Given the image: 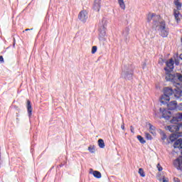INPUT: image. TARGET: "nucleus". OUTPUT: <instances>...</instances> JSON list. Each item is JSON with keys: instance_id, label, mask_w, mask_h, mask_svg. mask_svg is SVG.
Listing matches in <instances>:
<instances>
[{"instance_id": "5701e85b", "label": "nucleus", "mask_w": 182, "mask_h": 182, "mask_svg": "<svg viewBox=\"0 0 182 182\" xmlns=\"http://www.w3.org/2000/svg\"><path fill=\"white\" fill-rule=\"evenodd\" d=\"M137 139L140 141V143H142V144H144V143H146V140H144V138H143L141 136L138 135Z\"/></svg>"}, {"instance_id": "4be33fe9", "label": "nucleus", "mask_w": 182, "mask_h": 182, "mask_svg": "<svg viewBox=\"0 0 182 182\" xmlns=\"http://www.w3.org/2000/svg\"><path fill=\"white\" fill-rule=\"evenodd\" d=\"M139 174H140L141 177H146V173H144V171L141 168L139 169Z\"/></svg>"}, {"instance_id": "c9c22d12", "label": "nucleus", "mask_w": 182, "mask_h": 182, "mask_svg": "<svg viewBox=\"0 0 182 182\" xmlns=\"http://www.w3.org/2000/svg\"><path fill=\"white\" fill-rule=\"evenodd\" d=\"M25 31H26V32H28V31H32V28L31 29L26 28Z\"/></svg>"}, {"instance_id": "f704fd0d", "label": "nucleus", "mask_w": 182, "mask_h": 182, "mask_svg": "<svg viewBox=\"0 0 182 182\" xmlns=\"http://www.w3.org/2000/svg\"><path fill=\"white\" fill-rule=\"evenodd\" d=\"M121 129H122V130H124V124H123L122 125H121Z\"/></svg>"}, {"instance_id": "b1692460", "label": "nucleus", "mask_w": 182, "mask_h": 182, "mask_svg": "<svg viewBox=\"0 0 182 182\" xmlns=\"http://www.w3.org/2000/svg\"><path fill=\"white\" fill-rule=\"evenodd\" d=\"M145 137L147 140H152L153 137L148 132H145Z\"/></svg>"}, {"instance_id": "423d86ee", "label": "nucleus", "mask_w": 182, "mask_h": 182, "mask_svg": "<svg viewBox=\"0 0 182 182\" xmlns=\"http://www.w3.org/2000/svg\"><path fill=\"white\" fill-rule=\"evenodd\" d=\"M173 16L177 23L181 21L182 15L180 14V10L176 9H173Z\"/></svg>"}, {"instance_id": "1a4fd4ad", "label": "nucleus", "mask_w": 182, "mask_h": 182, "mask_svg": "<svg viewBox=\"0 0 182 182\" xmlns=\"http://www.w3.org/2000/svg\"><path fill=\"white\" fill-rule=\"evenodd\" d=\"M168 110H176L177 109V101H171L167 104Z\"/></svg>"}, {"instance_id": "39448f33", "label": "nucleus", "mask_w": 182, "mask_h": 182, "mask_svg": "<svg viewBox=\"0 0 182 182\" xmlns=\"http://www.w3.org/2000/svg\"><path fill=\"white\" fill-rule=\"evenodd\" d=\"M173 166L178 170H182V156H179L173 161Z\"/></svg>"}, {"instance_id": "f3484780", "label": "nucleus", "mask_w": 182, "mask_h": 182, "mask_svg": "<svg viewBox=\"0 0 182 182\" xmlns=\"http://www.w3.org/2000/svg\"><path fill=\"white\" fill-rule=\"evenodd\" d=\"M173 4L176 6V11H181L182 4L180 2V0H174Z\"/></svg>"}, {"instance_id": "0eeeda50", "label": "nucleus", "mask_w": 182, "mask_h": 182, "mask_svg": "<svg viewBox=\"0 0 182 182\" xmlns=\"http://www.w3.org/2000/svg\"><path fill=\"white\" fill-rule=\"evenodd\" d=\"M167 129L169 130V132H171V133H177V132L180 130V127L178 124H173L167 126Z\"/></svg>"}, {"instance_id": "7ed1b4c3", "label": "nucleus", "mask_w": 182, "mask_h": 182, "mask_svg": "<svg viewBox=\"0 0 182 182\" xmlns=\"http://www.w3.org/2000/svg\"><path fill=\"white\" fill-rule=\"evenodd\" d=\"M159 35L162 36V38H167L168 36L169 30L168 28L166 26V21H162L159 23Z\"/></svg>"}, {"instance_id": "ddd939ff", "label": "nucleus", "mask_w": 182, "mask_h": 182, "mask_svg": "<svg viewBox=\"0 0 182 182\" xmlns=\"http://www.w3.org/2000/svg\"><path fill=\"white\" fill-rule=\"evenodd\" d=\"M168 102H170V97L164 94L161 97V103H162V105H166V104H168Z\"/></svg>"}, {"instance_id": "20e7f679", "label": "nucleus", "mask_w": 182, "mask_h": 182, "mask_svg": "<svg viewBox=\"0 0 182 182\" xmlns=\"http://www.w3.org/2000/svg\"><path fill=\"white\" fill-rule=\"evenodd\" d=\"M78 19H80L81 22H86L87 20V11H86V10L81 11L78 14Z\"/></svg>"}, {"instance_id": "9b49d317", "label": "nucleus", "mask_w": 182, "mask_h": 182, "mask_svg": "<svg viewBox=\"0 0 182 182\" xmlns=\"http://www.w3.org/2000/svg\"><path fill=\"white\" fill-rule=\"evenodd\" d=\"M166 69H168L170 71H173V69H174V60H173V59H170L166 62Z\"/></svg>"}, {"instance_id": "c756f323", "label": "nucleus", "mask_w": 182, "mask_h": 182, "mask_svg": "<svg viewBox=\"0 0 182 182\" xmlns=\"http://www.w3.org/2000/svg\"><path fill=\"white\" fill-rule=\"evenodd\" d=\"M130 129H131L132 133H134V127H133V126H131Z\"/></svg>"}, {"instance_id": "412c9836", "label": "nucleus", "mask_w": 182, "mask_h": 182, "mask_svg": "<svg viewBox=\"0 0 182 182\" xmlns=\"http://www.w3.org/2000/svg\"><path fill=\"white\" fill-rule=\"evenodd\" d=\"M98 146L100 147V149H105V141H103L102 139H99Z\"/></svg>"}, {"instance_id": "dca6fc26", "label": "nucleus", "mask_w": 182, "mask_h": 182, "mask_svg": "<svg viewBox=\"0 0 182 182\" xmlns=\"http://www.w3.org/2000/svg\"><path fill=\"white\" fill-rule=\"evenodd\" d=\"M182 139H177L174 144H173V147L174 149H182Z\"/></svg>"}, {"instance_id": "4c0bfd02", "label": "nucleus", "mask_w": 182, "mask_h": 182, "mask_svg": "<svg viewBox=\"0 0 182 182\" xmlns=\"http://www.w3.org/2000/svg\"><path fill=\"white\" fill-rule=\"evenodd\" d=\"M171 140H173V139H171Z\"/></svg>"}, {"instance_id": "bb28decb", "label": "nucleus", "mask_w": 182, "mask_h": 182, "mask_svg": "<svg viewBox=\"0 0 182 182\" xmlns=\"http://www.w3.org/2000/svg\"><path fill=\"white\" fill-rule=\"evenodd\" d=\"M88 150L90 153H95V146H89Z\"/></svg>"}, {"instance_id": "a878e982", "label": "nucleus", "mask_w": 182, "mask_h": 182, "mask_svg": "<svg viewBox=\"0 0 182 182\" xmlns=\"http://www.w3.org/2000/svg\"><path fill=\"white\" fill-rule=\"evenodd\" d=\"M95 52H97V46H92V54H95Z\"/></svg>"}, {"instance_id": "6ab92c4d", "label": "nucleus", "mask_w": 182, "mask_h": 182, "mask_svg": "<svg viewBox=\"0 0 182 182\" xmlns=\"http://www.w3.org/2000/svg\"><path fill=\"white\" fill-rule=\"evenodd\" d=\"M118 4L121 9H123V11L126 9V4H124V0H118Z\"/></svg>"}, {"instance_id": "473e14b6", "label": "nucleus", "mask_w": 182, "mask_h": 182, "mask_svg": "<svg viewBox=\"0 0 182 182\" xmlns=\"http://www.w3.org/2000/svg\"><path fill=\"white\" fill-rule=\"evenodd\" d=\"M125 32H126L127 35H129V28H126Z\"/></svg>"}, {"instance_id": "cd10ccee", "label": "nucleus", "mask_w": 182, "mask_h": 182, "mask_svg": "<svg viewBox=\"0 0 182 182\" xmlns=\"http://www.w3.org/2000/svg\"><path fill=\"white\" fill-rule=\"evenodd\" d=\"M162 135V140H166L167 139V135H166V134L164 132L161 133Z\"/></svg>"}, {"instance_id": "f257e3e1", "label": "nucleus", "mask_w": 182, "mask_h": 182, "mask_svg": "<svg viewBox=\"0 0 182 182\" xmlns=\"http://www.w3.org/2000/svg\"><path fill=\"white\" fill-rule=\"evenodd\" d=\"M166 71L165 79L167 82H172L175 87H182V75L180 73L171 74L172 71L168 68H164Z\"/></svg>"}, {"instance_id": "58836bf2", "label": "nucleus", "mask_w": 182, "mask_h": 182, "mask_svg": "<svg viewBox=\"0 0 182 182\" xmlns=\"http://www.w3.org/2000/svg\"><path fill=\"white\" fill-rule=\"evenodd\" d=\"M160 110H161V108H160Z\"/></svg>"}, {"instance_id": "aec40b11", "label": "nucleus", "mask_w": 182, "mask_h": 182, "mask_svg": "<svg viewBox=\"0 0 182 182\" xmlns=\"http://www.w3.org/2000/svg\"><path fill=\"white\" fill-rule=\"evenodd\" d=\"M92 174L95 178H102V173L98 171H93Z\"/></svg>"}, {"instance_id": "4468645a", "label": "nucleus", "mask_w": 182, "mask_h": 182, "mask_svg": "<svg viewBox=\"0 0 182 182\" xmlns=\"http://www.w3.org/2000/svg\"><path fill=\"white\" fill-rule=\"evenodd\" d=\"M27 112L28 114V117H31L32 116V104H31V101L29 100H27Z\"/></svg>"}, {"instance_id": "a211bd4d", "label": "nucleus", "mask_w": 182, "mask_h": 182, "mask_svg": "<svg viewBox=\"0 0 182 182\" xmlns=\"http://www.w3.org/2000/svg\"><path fill=\"white\" fill-rule=\"evenodd\" d=\"M149 132L153 136H156V127L153 126L151 124H149Z\"/></svg>"}, {"instance_id": "f8f14e48", "label": "nucleus", "mask_w": 182, "mask_h": 182, "mask_svg": "<svg viewBox=\"0 0 182 182\" xmlns=\"http://www.w3.org/2000/svg\"><path fill=\"white\" fill-rule=\"evenodd\" d=\"M182 87H176V89H175V90L173 91V95L175 96V97H181V95H182Z\"/></svg>"}, {"instance_id": "e433bc0d", "label": "nucleus", "mask_w": 182, "mask_h": 182, "mask_svg": "<svg viewBox=\"0 0 182 182\" xmlns=\"http://www.w3.org/2000/svg\"><path fill=\"white\" fill-rule=\"evenodd\" d=\"M179 58H180V59H181V60H182V54L180 55Z\"/></svg>"}, {"instance_id": "f03ea898", "label": "nucleus", "mask_w": 182, "mask_h": 182, "mask_svg": "<svg viewBox=\"0 0 182 182\" xmlns=\"http://www.w3.org/2000/svg\"><path fill=\"white\" fill-rule=\"evenodd\" d=\"M161 17L159 15H156L155 14H149L147 16V22H151L154 21L153 23V28L157 29L159 28V23L161 21Z\"/></svg>"}, {"instance_id": "6e6552de", "label": "nucleus", "mask_w": 182, "mask_h": 182, "mask_svg": "<svg viewBox=\"0 0 182 182\" xmlns=\"http://www.w3.org/2000/svg\"><path fill=\"white\" fill-rule=\"evenodd\" d=\"M173 93H174V90H173L172 88L166 87L164 89V95H165L166 96H168V97H170V96H172Z\"/></svg>"}, {"instance_id": "c85d7f7f", "label": "nucleus", "mask_w": 182, "mask_h": 182, "mask_svg": "<svg viewBox=\"0 0 182 182\" xmlns=\"http://www.w3.org/2000/svg\"><path fill=\"white\" fill-rule=\"evenodd\" d=\"M157 168L159 171H163V167H161V165H160V164H157Z\"/></svg>"}, {"instance_id": "72a5a7b5", "label": "nucleus", "mask_w": 182, "mask_h": 182, "mask_svg": "<svg viewBox=\"0 0 182 182\" xmlns=\"http://www.w3.org/2000/svg\"><path fill=\"white\" fill-rule=\"evenodd\" d=\"M173 180L174 181L180 182V180H178V178H174Z\"/></svg>"}, {"instance_id": "7c9ffc66", "label": "nucleus", "mask_w": 182, "mask_h": 182, "mask_svg": "<svg viewBox=\"0 0 182 182\" xmlns=\"http://www.w3.org/2000/svg\"><path fill=\"white\" fill-rule=\"evenodd\" d=\"M163 182H168V178H163Z\"/></svg>"}, {"instance_id": "9d476101", "label": "nucleus", "mask_w": 182, "mask_h": 182, "mask_svg": "<svg viewBox=\"0 0 182 182\" xmlns=\"http://www.w3.org/2000/svg\"><path fill=\"white\" fill-rule=\"evenodd\" d=\"M162 117L166 119V120H170V117H171V112L168 110L164 109L162 111Z\"/></svg>"}, {"instance_id": "2eb2a0df", "label": "nucleus", "mask_w": 182, "mask_h": 182, "mask_svg": "<svg viewBox=\"0 0 182 182\" xmlns=\"http://www.w3.org/2000/svg\"><path fill=\"white\" fill-rule=\"evenodd\" d=\"M102 0H95L94 2V10L97 11V12H99L100 11V2Z\"/></svg>"}, {"instance_id": "2f4dec72", "label": "nucleus", "mask_w": 182, "mask_h": 182, "mask_svg": "<svg viewBox=\"0 0 182 182\" xmlns=\"http://www.w3.org/2000/svg\"><path fill=\"white\" fill-rule=\"evenodd\" d=\"M0 62H4V57L2 55L0 56Z\"/></svg>"}, {"instance_id": "393cba45", "label": "nucleus", "mask_w": 182, "mask_h": 182, "mask_svg": "<svg viewBox=\"0 0 182 182\" xmlns=\"http://www.w3.org/2000/svg\"><path fill=\"white\" fill-rule=\"evenodd\" d=\"M176 118L178 122H181L182 120V112L181 113H178L176 114Z\"/></svg>"}]
</instances>
